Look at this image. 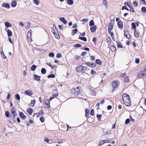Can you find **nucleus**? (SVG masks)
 <instances>
[{"label":"nucleus","mask_w":146,"mask_h":146,"mask_svg":"<svg viewBox=\"0 0 146 146\" xmlns=\"http://www.w3.org/2000/svg\"><path fill=\"white\" fill-rule=\"evenodd\" d=\"M122 100L123 103L126 106H129L131 105V102L129 95L125 93L122 95Z\"/></svg>","instance_id":"nucleus-1"},{"label":"nucleus","mask_w":146,"mask_h":146,"mask_svg":"<svg viewBox=\"0 0 146 146\" xmlns=\"http://www.w3.org/2000/svg\"><path fill=\"white\" fill-rule=\"evenodd\" d=\"M114 22L115 21L114 19L111 20L108 26V32L110 34V35L112 37H113L114 36V33L113 32L111 31L113 29Z\"/></svg>","instance_id":"nucleus-2"},{"label":"nucleus","mask_w":146,"mask_h":146,"mask_svg":"<svg viewBox=\"0 0 146 146\" xmlns=\"http://www.w3.org/2000/svg\"><path fill=\"white\" fill-rule=\"evenodd\" d=\"M88 69V67L86 66H83L82 65H79L76 67V70L78 72L82 73H85Z\"/></svg>","instance_id":"nucleus-3"},{"label":"nucleus","mask_w":146,"mask_h":146,"mask_svg":"<svg viewBox=\"0 0 146 146\" xmlns=\"http://www.w3.org/2000/svg\"><path fill=\"white\" fill-rule=\"evenodd\" d=\"M80 88L81 87L79 86L76 87V88H73L72 89V92L74 96H77L80 94L82 91Z\"/></svg>","instance_id":"nucleus-4"},{"label":"nucleus","mask_w":146,"mask_h":146,"mask_svg":"<svg viewBox=\"0 0 146 146\" xmlns=\"http://www.w3.org/2000/svg\"><path fill=\"white\" fill-rule=\"evenodd\" d=\"M119 82L117 80H115L113 81L111 83L110 85L113 88V91L117 88L119 85Z\"/></svg>","instance_id":"nucleus-5"},{"label":"nucleus","mask_w":146,"mask_h":146,"mask_svg":"<svg viewBox=\"0 0 146 146\" xmlns=\"http://www.w3.org/2000/svg\"><path fill=\"white\" fill-rule=\"evenodd\" d=\"M145 76H146V69H145L144 70V71H139L137 75V77L139 78Z\"/></svg>","instance_id":"nucleus-6"},{"label":"nucleus","mask_w":146,"mask_h":146,"mask_svg":"<svg viewBox=\"0 0 146 146\" xmlns=\"http://www.w3.org/2000/svg\"><path fill=\"white\" fill-rule=\"evenodd\" d=\"M17 115H11L9 117L10 122L12 123H15L16 121V119L15 118V117Z\"/></svg>","instance_id":"nucleus-7"},{"label":"nucleus","mask_w":146,"mask_h":146,"mask_svg":"<svg viewBox=\"0 0 146 146\" xmlns=\"http://www.w3.org/2000/svg\"><path fill=\"white\" fill-rule=\"evenodd\" d=\"M85 64L88 66L92 67H94L96 66V65L95 63H93L91 62H86Z\"/></svg>","instance_id":"nucleus-8"},{"label":"nucleus","mask_w":146,"mask_h":146,"mask_svg":"<svg viewBox=\"0 0 146 146\" xmlns=\"http://www.w3.org/2000/svg\"><path fill=\"white\" fill-rule=\"evenodd\" d=\"M52 32L54 34L55 38L58 39H59L60 38V37L57 30L55 31L54 30H53L52 31Z\"/></svg>","instance_id":"nucleus-9"},{"label":"nucleus","mask_w":146,"mask_h":146,"mask_svg":"<svg viewBox=\"0 0 146 146\" xmlns=\"http://www.w3.org/2000/svg\"><path fill=\"white\" fill-rule=\"evenodd\" d=\"M44 100V104L46 106L47 108H49L50 107V102L49 100L48 99H46Z\"/></svg>","instance_id":"nucleus-10"},{"label":"nucleus","mask_w":146,"mask_h":146,"mask_svg":"<svg viewBox=\"0 0 146 146\" xmlns=\"http://www.w3.org/2000/svg\"><path fill=\"white\" fill-rule=\"evenodd\" d=\"M139 31H140L139 29L138 30L135 29V30H134V36L136 38H138L139 37V35L140 34Z\"/></svg>","instance_id":"nucleus-11"},{"label":"nucleus","mask_w":146,"mask_h":146,"mask_svg":"<svg viewBox=\"0 0 146 146\" xmlns=\"http://www.w3.org/2000/svg\"><path fill=\"white\" fill-rule=\"evenodd\" d=\"M11 112L13 114V115H17L16 110L15 107H13L11 109Z\"/></svg>","instance_id":"nucleus-12"},{"label":"nucleus","mask_w":146,"mask_h":146,"mask_svg":"<svg viewBox=\"0 0 146 146\" xmlns=\"http://www.w3.org/2000/svg\"><path fill=\"white\" fill-rule=\"evenodd\" d=\"M117 26L120 29H122L123 28V23L121 20H119L117 22Z\"/></svg>","instance_id":"nucleus-13"},{"label":"nucleus","mask_w":146,"mask_h":146,"mask_svg":"<svg viewBox=\"0 0 146 146\" xmlns=\"http://www.w3.org/2000/svg\"><path fill=\"white\" fill-rule=\"evenodd\" d=\"M33 111V109L31 108H27L26 110L27 112L30 115H32Z\"/></svg>","instance_id":"nucleus-14"},{"label":"nucleus","mask_w":146,"mask_h":146,"mask_svg":"<svg viewBox=\"0 0 146 146\" xmlns=\"http://www.w3.org/2000/svg\"><path fill=\"white\" fill-rule=\"evenodd\" d=\"M124 36L126 38L129 39L130 38V36L128 32L127 31H125L124 33Z\"/></svg>","instance_id":"nucleus-15"},{"label":"nucleus","mask_w":146,"mask_h":146,"mask_svg":"<svg viewBox=\"0 0 146 146\" xmlns=\"http://www.w3.org/2000/svg\"><path fill=\"white\" fill-rule=\"evenodd\" d=\"M33 76L34 79L35 80L38 81H39L40 80V76H38L36 74H34L33 75Z\"/></svg>","instance_id":"nucleus-16"},{"label":"nucleus","mask_w":146,"mask_h":146,"mask_svg":"<svg viewBox=\"0 0 146 146\" xmlns=\"http://www.w3.org/2000/svg\"><path fill=\"white\" fill-rule=\"evenodd\" d=\"M19 115L21 119H25L26 118V116L24 115V113L22 112H20L19 114Z\"/></svg>","instance_id":"nucleus-17"},{"label":"nucleus","mask_w":146,"mask_h":146,"mask_svg":"<svg viewBox=\"0 0 146 146\" xmlns=\"http://www.w3.org/2000/svg\"><path fill=\"white\" fill-rule=\"evenodd\" d=\"M25 93L29 96H31L33 94L32 92L30 90H27L25 92Z\"/></svg>","instance_id":"nucleus-18"},{"label":"nucleus","mask_w":146,"mask_h":146,"mask_svg":"<svg viewBox=\"0 0 146 146\" xmlns=\"http://www.w3.org/2000/svg\"><path fill=\"white\" fill-rule=\"evenodd\" d=\"M96 26H94L92 27H91L90 28V30L91 31L92 33H94L96 31Z\"/></svg>","instance_id":"nucleus-19"},{"label":"nucleus","mask_w":146,"mask_h":146,"mask_svg":"<svg viewBox=\"0 0 146 146\" xmlns=\"http://www.w3.org/2000/svg\"><path fill=\"white\" fill-rule=\"evenodd\" d=\"M44 114V112L42 110H41L39 111V112L38 113L37 115L36 116L37 117H38V116H42Z\"/></svg>","instance_id":"nucleus-20"},{"label":"nucleus","mask_w":146,"mask_h":146,"mask_svg":"<svg viewBox=\"0 0 146 146\" xmlns=\"http://www.w3.org/2000/svg\"><path fill=\"white\" fill-rule=\"evenodd\" d=\"M2 7L6 8H9L10 7L8 3H3L2 5Z\"/></svg>","instance_id":"nucleus-21"},{"label":"nucleus","mask_w":146,"mask_h":146,"mask_svg":"<svg viewBox=\"0 0 146 146\" xmlns=\"http://www.w3.org/2000/svg\"><path fill=\"white\" fill-rule=\"evenodd\" d=\"M117 48H123V46L122 44L119 42H117Z\"/></svg>","instance_id":"nucleus-22"},{"label":"nucleus","mask_w":146,"mask_h":146,"mask_svg":"<svg viewBox=\"0 0 146 146\" xmlns=\"http://www.w3.org/2000/svg\"><path fill=\"white\" fill-rule=\"evenodd\" d=\"M110 49L112 51L114 52L116 50V48L115 46L112 45L110 46Z\"/></svg>","instance_id":"nucleus-23"},{"label":"nucleus","mask_w":146,"mask_h":146,"mask_svg":"<svg viewBox=\"0 0 146 146\" xmlns=\"http://www.w3.org/2000/svg\"><path fill=\"white\" fill-rule=\"evenodd\" d=\"M85 116L86 117H88L89 115V111L88 109H86L85 110Z\"/></svg>","instance_id":"nucleus-24"},{"label":"nucleus","mask_w":146,"mask_h":146,"mask_svg":"<svg viewBox=\"0 0 146 146\" xmlns=\"http://www.w3.org/2000/svg\"><path fill=\"white\" fill-rule=\"evenodd\" d=\"M7 34L8 36L9 37L11 36L12 35V32L9 29H8L7 31Z\"/></svg>","instance_id":"nucleus-25"},{"label":"nucleus","mask_w":146,"mask_h":146,"mask_svg":"<svg viewBox=\"0 0 146 146\" xmlns=\"http://www.w3.org/2000/svg\"><path fill=\"white\" fill-rule=\"evenodd\" d=\"M131 28L132 29H136V26L135 25V24L134 23H132L131 24Z\"/></svg>","instance_id":"nucleus-26"},{"label":"nucleus","mask_w":146,"mask_h":146,"mask_svg":"<svg viewBox=\"0 0 146 146\" xmlns=\"http://www.w3.org/2000/svg\"><path fill=\"white\" fill-rule=\"evenodd\" d=\"M5 26L7 27H11L12 25L8 22L7 21L5 23Z\"/></svg>","instance_id":"nucleus-27"},{"label":"nucleus","mask_w":146,"mask_h":146,"mask_svg":"<svg viewBox=\"0 0 146 146\" xmlns=\"http://www.w3.org/2000/svg\"><path fill=\"white\" fill-rule=\"evenodd\" d=\"M60 20L64 24H66V21L64 17L60 18Z\"/></svg>","instance_id":"nucleus-28"},{"label":"nucleus","mask_w":146,"mask_h":146,"mask_svg":"<svg viewBox=\"0 0 146 146\" xmlns=\"http://www.w3.org/2000/svg\"><path fill=\"white\" fill-rule=\"evenodd\" d=\"M96 63L99 64L101 65L102 64L101 61L99 59H97L96 60Z\"/></svg>","instance_id":"nucleus-29"},{"label":"nucleus","mask_w":146,"mask_h":146,"mask_svg":"<svg viewBox=\"0 0 146 146\" xmlns=\"http://www.w3.org/2000/svg\"><path fill=\"white\" fill-rule=\"evenodd\" d=\"M124 82H130V80L129 79V77L127 76L124 78Z\"/></svg>","instance_id":"nucleus-30"},{"label":"nucleus","mask_w":146,"mask_h":146,"mask_svg":"<svg viewBox=\"0 0 146 146\" xmlns=\"http://www.w3.org/2000/svg\"><path fill=\"white\" fill-rule=\"evenodd\" d=\"M17 2L15 1H13L11 3V6L12 7H15L16 6Z\"/></svg>","instance_id":"nucleus-31"},{"label":"nucleus","mask_w":146,"mask_h":146,"mask_svg":"<svg viewBox=\"0 0 146 146\" xmlns=\"http://www.w3.org/2000/svg\"><path fill=\"white\" fill-rule=\"evenodd\" d=\"M78 38L84 41H86L87 40L86 38V37H82L79 36Z\"/></svg>","instance_id":"nucleus-32"},{"label":"nucleus","mask_w":146,"mask_h":146,"mask_svg":"<svg viewBox=\"0 0 146 146\" xmlns=\"http://www.w3.org/2000/svg\"><path fill=\"white\" fill-rule=\"evenodd\" d=\"M36 68V66L35 65H33L31 67V70L32 71H34L35 70Z\"/></svg>","instance_id":"nucleus-33"},{"label":"nucleus","mask_w":146,"mask_h":146,"mask_svg":"<svg viewBox=\"0 0 146 146\" xmlns=\"http://www.w3.org/2000/svg\"><path fill=\"white\" fill-rule=\"evenodd\" d=\"M41 72L43 74H45L46 73V70L44 68H42L41 70Z\"/></svg>","instance_id":"nucleus-34"},{"label":"nucleus","mask_w":146,"mask_h":146,"mask_svg":"<svg viewBox=\"0 0 146 146\" xmlns=\"http://www.w3.org/2000/svg\"><path fill=\"white\" fill-rule=\"evenodd\" d=\"M102 117V115H99L97 114V117L98 119V121H101V117Z\"/></svg>","instance_id":"nucleus-35"},{"label":"nucleus","mask_w":146,"mask_h":146,"mask_svg":"<svg viewBox=\"0 0 146 146\" xmlns=\"http://www.w3.org/2000/svg\"><path fill=\"white\" fill-rule=\"evenodd\" d=\"M94 24H95L94 22V21L93 20H91L90 22L89 25L91 27V26H93L94 25Z\"/></svg>","instance_id":"nucleus-36"},{"label":"nucleus","mask_w":146,"mask_h":146,"mask_svg":"<svg viewBox=\"0 0 146 146\" xmlns=\"http://www.w3.org/2000/svg\"><path fill=\"white\" fill-rule=\"evenodd\" d=\"M67 3L69 5H72L73 3V1L72 0H68Z\"/></svg>","instance_id":"nucleus-37"},{"label":"nucleus","mask_w":146,"mask_h":146,"mask_svg":"<svg viewBox=\"0 0 146 146\" xmlns=\"http://www.w3.org/2000/svg\"><path fill=\"white\" fill-rule=\"evenodd\" d=\"M55 76L54 74H52L48 75L47 76L48 78H55Z\"/></svg>","instance_id":"nucleus-38"},{"label":"nucleus","mask_w":146,"mask_h":146,"mask_svg":"<svg viewBox=\"0 0 146 146\" xmlns=\"http://www.w3.org/2000/svg\"><path fill=\"white\" fill-rule=\"evenodd\" d=\"M58 95V94L57 92L54 93L53 94L52 96L54 97V98L57 97Z\"/></svg>","instance_id":"nucleus-39"},{"label":"nucleus","mask_w":146,"mask_h":146,"mask_svg":"<svg viewBox=\"0 0 146 146\" xmlns=\"http://www.w3.org/2000/svg\"><path fill=\"white\" fill-rule=\"evenodd\" d=\"M81 46H82L81 44H76L74 45V48L80 47Z\"/></svg>","instance_id":"nucleus-40"},{"label":"nucleus","mask_w":146,"mask_h":146,"mask_svg":"<svg viewBox=\"0 0 146 146\" xmlns=\"http://www.w3.org/2000/svg\"><path fill=\"white\" fill-rule=\"evenodd\" d=\"M33 2L34 4L37 5L39 4V1L38 0H34Z\"/></svg>","instance_id":"nucleus-41"},{"label":"nucleus","mask_w":146,"mask_h":146,"mask_svg":"<svg viewBox=\"0 0 146 146\" xmlns=\"http://www.w3.org/2000/svg\"><path fill=\"white\" fill-rule=\"evenodd\" d=\"M105 143V142L104 141V140H102L100 141V142H99L98 146H101L104 144Z\"/></svg>","instance_id":"nucleus-42"},{"label":"nucleus","mask_w":146,"mask_h":146,"mask_svg":"<svg viewBox=\"0 0 146 146\" xmlns=\"http://www.w3.org/2000/svg\"><path fill=\"white\" fill-rule=\"evenodd\" d=\"M54 55V54L53 52H50L49 54V56L50 57H53Z\"/></svg>","instance_id":"nucleus-43"},{"label":"nucleus","mask_w":146,"mask_h":146,"mask_svg":"<svg viewBox=\"0 0 146 146\" xmlns=\"http://www.w3.org/2000/svg\"><path fill=\"white\" fill-rule=\"evenodd\" d=\"M35 103V101L34 100H32L31 101V106H33Z\"/></svg>","instance_id":"nucleus-44"},{"label":"nucleus","mask_w":146,"mask_h":146,"mask_svg":"<svg viewBox=\"0 0 146 146\" xmlns=\"http://www.w3.org/2000/svg\"><path fill=\"white\" fill-rule=\"evenodd\" d=\"M130 122V120L129 119H127L125 121V123L126 124H127Z\"/></svg>","instance_id":"nucleus-45"},{"label":"nucleus","mask_w":146,"mask_h":146,"mask_svg":"<svg viewBox=\"0 0 146 146\" xmlns=\"http://www.w3.org/2000/svg\"><path fill=\"white\" fill-rule=\"evenodd\" d=\"M141 10L142 12H146V7H143L141 8Z\"/></svg>","instance_id":"nucleus-46"},{"label":"nucleus","mask_w":146,"mask_h":146,"mask_svg":"<svg viewBox=\"0 0 146 146\" xmlns=\"http://www.w3.org/2000/svg\"><path fill=\"white\" fill-rule=\"evenodd\" d=\"M91 94L93 96H95L96 94V92L95 91L92 90H91Z\"/></svg>","instance_id":"nucleus-47"},{"label":"nucleus","mask_w":146,"mask_h":146,"mask_svg":"<svg viewBox=\"0 0 146 146\" xmlns=\"http://www.w3.org/2000/svg\"><path fill=\"white\" fill-rule=\"evenodd\" d=\"M44 118L43 117H41L40 119V120L42 122H43L44 121Z\"/></svg>","instance_id":"nucleus-48"},{"label":"nucleus","mask_w":146,"mask_h":146,"mask_svg":"<svg viewBox=\"0 0 146 146\" xmlns=\"http://www.w3.org/2000/svg\"><path fill=\"white\" fill-rule=\"evenodd\" d=\"M32 34V30H29L27 33V35L30 36H31Z\"/></svg>","instance_id":"nucleus-49"},{"label":"nucleus","mask_w":146,"mask_h":146,"mask_svg":"<svg viewBox=\"0 0 146 146\" xmlns=\"http://www.w3.org/2000/svg\"><path fill=\"white\" fill-rule=\"evenodd\" d=\"M90 115L92 116H93L94 115V110L93 109H92L91 110L90 113Z\"/></svg>","instance_id":"nucleus-50"},{"label":"nucleus","mask_w":146,"mask_h":146,"mask_svg":"<svg viewBox=\"0 0 146 146\" xmlns=\"http://www.w3.org/2000/svg\"><path fill=\"white\" fill-rule=\"evenodd\" d=\"M5 115L7 117H9V112L7 111H6L5 113Z\"/></svg>","instance_id":"nucleus-51"},{"label":"nucleus","mask_w":146,"mask_h":146,"mask_svg":"<svg viewBox=\"0 0 146 146\" xmlns=\"http://www.w3.org/2000/svg\"><path fill=\"white\" fill-rule=\"evenodd\" d=\"M133 3L135 7H137L138 6V4L137 1H134L133 2Z\"/></svg>","instance_id":"nucleus-52"},{"label":"nucleus","mask_w":146,"mask_h":146,"mask_svg":"<svg viewBox=\"0 0 146 146\" xmlns=\"http://www.w3.org/2000/svg\"><path fill=\"white\" fill-rule=\"evenodd\" d=\"M92 41L95 44H96L97 38L96 37H94L93 38Z\"/></svg>","instance_id":"nucleus-53"},{"label":"nucleus","mask_w":146,"mask_h":146,"mask_svg":"<svg viewBox=\"0 0 146 146\" xmlns=\"http://www.w3.org/2000/svg\"><path fill=\"white\" fill-rule=\"evenodd\" d=\"M16 98L17 99L19 100L20 98L19 95L18 94H17L15 96Z\"/></svg>","instance_id":"nucleus-54"},{"label":"nucleus","mask_w":146,"mask_h":146,"mask_svg":"<svg viewBox=\"0 0 146 146\" xmlns=\"http://www.w3.org/2000/svg\"><path fill=\"white\" fill-rule=\"evenodd\" d=\"M31 36H28V35H27V39L29 41H30V42L32 41V39L31 38Z\"/></svg>","instance_id":"nucleus-55"},{"label":"nucleus","mask_w":146,"mask_h":146,"mask_svg":"<svg viewBox=\"0 0 146 146\" xmlns=\"http://www.w3.org/2000/svg\"><path fill=\"white\" fill-rule=\"evenodd\" d=\"M133 46L134 48L135 47L137 46V44L136 43L135 41H133L132 43Z\"/></svg>","instance_id":"nucleus-56"},{"label":"nucleus","mask_w":146,"mask_h":146,"mask_svg":"<svg viewBox=\"0 0 146 146\" xmlns=\"http://www.w3.org/2000/svg\"><path fill=\"white\" fill-rule=\"evenodd\" d=\"M77 30L76 29H74V30H72V32L73 33V35H74V34H76L77 32Z\"/></svg>","instance_id":"nucleus-57"},{"label":"nucleus","mask_w":146,"mask_h":146,"mask_svg":"<svg viewBox=\"0 0 146 146\" xmlns=\"http://www.w3.org/2000/svg\"><path fill=\"white\" fill-rule=\"evenodd\" d=\"M126 74H125V73H121L120 74V76L122 78H123L126 76Z\"/></svg>","instance_id":"nucleus-58"},{"label":"nucleus","mask_w":146,"mask_h":146,"mask_svg":"<svg viewBox=\"0 0 146 146\" xmlns=\"http://www.w3.org/2000/svg\"><path fill=\"white\" fill-rule=\"evenodd\" d=\"M106 40L108 42H110L111 41V39L110 37H108L106 38Z\"/></svg>","instance_id":"nucleus-59"},{"label":"nucleus","mask_w":146,"mask_h":146,"mask_svg":"<svg viewBox=\"0 0 146 146\" xmlns=\"http://www.w3.org/2000/svg\"><path fill=\"white\" fill-rule=\"evenodd\" d=\"M140 60L139 58H136L135 60V62L137 64H139V62Z\"/></svg>","instance_id":"nucleus-60"},{"label":"nucleus","mask_w":146,"mask_h":146,"mask_svg":"<svg viewBox=\"0 0 146 146\" xmlns=\"http://www.w3.org/2000/svg\"><path fill=\"white\" fill-rule=\"evenodd\" d=\"M91 74L92 75H93L96 74V72L94 70H92L91 71Z\"/></svg>","instance_id":"nucleus-61"},{"label":"nucleus","mask_w":146,"mask_h":146,"mask_svg":"<svg viewBox=\"0 0 146 146\" xmlns=\"http://www.w3.org/2000/svg\"><path fill=\"white\" fill-rule=\"evenodd\" d=\"M62 56L60 53H58L56 55V57L58 58H60Z\"/></svg>","instance_id":"nucleus-62"},{"label":"nucleus","mask_w":146,"mask_h":146,"mask_svg":"<svg viewBox=\"0 0 146 146\" xmlns=\"http://www.w3.org/2000/svg\"><path fill=\"white\" fill-rule=\"evenodd\" d=\"M99 106H100V103H98L97 104L96 107L97 108V109H98L99 108Z\"/></svg>","instance_id":"nucleus-63"},{"label":"nucleus","mask_w":146,"mask_h":146,"mask_svg":"<svg viewBox=\"0 0 146 146\" xmlns=\"http://www.w3.org/2000/svg\"><path fill=\"white\" fill-rule=\"evenodd\" d=\"M27 26H26V28H28L30 27V23L29 22H28L27 23Z\"/></svg>","instance_id":"nucleus-64"}]
</instances>
